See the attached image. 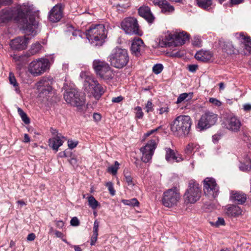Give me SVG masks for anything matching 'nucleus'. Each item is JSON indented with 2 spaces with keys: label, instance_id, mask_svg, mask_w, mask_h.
<instances>
[{
  "label": "nucleus",
  "instance_id": "38",
  "mask_svg": "<svg viewBox=\"0 0 251 251\" xmlns=\"http://www.w3.org/2000/svg\"><path fill=\"white\" fill-rule=\"evenodd\" d=\"M54 61L53 55L46 56L45 57L39 58L37 63H51Z\"/></svg>",
  "mask_w": 251,
  "mask_h": 251
},
{
  "label": "nucleus",
  "instance_id": "18",
  "mask_svg": "<svg viewBox=\"0 0 251 251\" xmlns=\"http://www.w3.org/2000/svg\"><path fill=\"white\" fill-rule=\"evenodd\" d=\"M50 67V64H29L28 67L29 72L33 76L41 75Z\"/></svg>",
  "mask_w": 251,
  "mask_h": 251
},
{
  "label": "nucleus",
  "instance_id": "45",
  "mask_svg": "<svg viewBox=\"0 0 251 251\" xmlns=\"http://www.w3.org/2000/svg\"><path fill=\"white\" fill-rule=\"evenodd\" d=\"M106 187L109 191V193L112 196H114L115 194V191L113 188V184L111 182H108L106 184Z\"/></svg>",
  "mask_w": 251,
  "mask_h": 251
},
{
  "label": "nucleus",
  "instance_id": "43",
  "mask_svg": "<svg viewBox=\"0 0 251 251\" xmlns=\"http://www.w3.org/2000/svg\"><path fill=\"white\" fill-rule=\"evenodd\" d=\"M210 224L212 225L215 226L216 227H219L220 226L225 225V220L223 218L219 217L216 222H215V223L210 222Z\"/></svg>",
  "mask_w": 251,
  "mask_h": 251
},
{
  "label": "nucleus",
  "instance_id": "44",
  "mask_svg": "<svg viewBox=\"0 0 251 251\" xmlns=\"http://www.w3.org/2000/svg\"><path fill=\"white\" fill-rule=\"evenodd\" d=\"M189 94L186 93H184L180 94L177 98L176 101L177 103H181L182 101L184 100L188 97Z\"/></svg>",
  "mask_w": 251,
  "mask_h": 251
},
{
  "label": "nucleus",
  "instance_id": "10",
  "mask_svg": "<svg viewBox=\"0 0 251 251\" xmlns=\"http://www.w3.org/2000/svg\"><path fill=\"white\" fill-rule=\"evenodd\" d=\"M217 120V115L210 111L205 112L198 121L197 127L202 130L210 127L215 124Z\"/></svg>",
  "mask_w": 251,
  "mask_h": 251
},
{
  "label": "nucleus",
  "instance_id": "55",
  "mask_svg": "<svg viewBox=\"0 0 251 251\" xmlns=\"http://www.w3.org/2000/svg\"><path fill=\"white\" fill-rule=\"evenodd\" d=\"M101 117L100 114L97 113H94L93 118L95 121H96V122L100 121L101 119Z\"/></svg>",
  "mask_w": 251,
  "mask_h": 251
},
{
  "label": "nucleus",
  "instance_id": "52",
  "mask_svg": "<svg viewBox=\"0 0 251 251\" xmlns=\"http://www.w3.org/2000/svg\"><path fill=\"white\" fill-rule=\"evenodd\" d=\"M152 103L151 101L149 100L147 102V103L146 105V112H149L150 111H152Z\"/></svg>",
  "mask_w": 251,
  "mask_h": 251
},
{
  "label": "nucleus",
  "instance_id": "28",
  "mask_svg": "<svg viewBox=\"0 0 251 251\" xmlns=\"http://www.w3.org/2000/svg\"><path fill=\"white\" fill-rule=\"evenodd\" d=\"M242 209L238 205H230L226 208V214L229 216L236 217L242 214Z\"/></svg>",
  "mask_w": 251,
  "mask_h": 251
},
{
  "label": "nucleus",
  "instance_id": "42",
  "mask_svg": "<svg viewBox=\"0 0 251 251\" xmlns=\"http://www.w3.org/2000/svg\"><path fill=\"white\" fill-rule=\"evenodd\" d=\"M9 80L10 83L13 85L14 87H17L18 86V84L17 82L15 77L14 75V74L10 72L9 74Z\"/></svg>",
  "mask_w": 251,
  "mask_h": 251
},
{
  "label": "nucleus",
  "instance_id": "56",
  "mask_svg": "<svg viewBox=\"0 0 251 251\" xmlns=\"http://www.w3.org/2000/svg\"><path fill=\"white\" fill-rule=\"evenodd\" d=\"M123 100V98L122 96H119L115 98H113L112 100L113 102L118 103L121 101Z\"/></svg>",
  "mask_w": 251,
  "mask_h": 251
},
{
  "label": "nucleus",
  "instance_id": "13",
  "mask_svg": "<svg viewBox=\"0 0 251 251\" xmlns=\"http://www.w3.org/2000/svg\"><path fill=\"white\" fill-rule=\"evenodd\" d=\"M203 191L206 195L215 198L218 195L219 188L213 178H206L203 181Z\"/></svg>",
  "mask_w": 251,
  "mask_h": 251
},
{
  "label": "nucleus",
  "instance_id": "61",
  "mask_svg": "<svg viewBox=\"0 0 251 251\" xmlns=\"http://www.w3.org/2000/svg\"><path fill=\"white\" fill-rule=\"evenodd\" d=\"M54 233L57 237L62 238V237H63V233L60 231H59L58 230H55Z\"/></svg>",
  "mask_w": 251,
  "mask_h": 251
},
{
  "label": "nucleus",
  "instance_id": "11",
  "mask_svg": "<svg viewBox=\"0 0 251 251\" xmlns=\"http://www.w3.org/2000/svg\"><path fill=\"white\" fill-rule=\"evenodd\" d=\"M189 36L186 32L176 33L169 34L165 39V44L168 46H178L185 43L189 40Z\"/></svg>",
  "mask_w": 251,
  "mask_h": 251
},
{
  "label": "nucleus",
  "instance_id": "1",
  "mask_svg": "<svg viewBox=\"0 0 251 251\" xmlns=\"http://www.w3.org/2000/svg\"><path fill=\"white\" fill-rule=\"evenodd\" d=\"M107 30L103 24L93 25L86 31L87 38L95 46H101L107 37Z\"/></svg>",
  "mask_w": 251,
  "mask_h": 251
},
{
  "label": "nucleus",
  "instance_id": "30",
  "mask_svg": "<svg viewBox=\"0 0 251 251\" xmlns=\"http://www.w3.org/2000/svg\"><path fill=\"white\" fill-rule=\"evenodd\" d=\"M63 141L59 136H56L49 140V146L54 150L58 151L59 147L62 146Z\"/></svg>",
  "mask_w": 251,
  "mask_h": 251
},
{
  "label": "nucleus",
  "instance_id": "3",
  "mask_svg": "<svg viewBox=\"0 0 251 251\" xmlns=\"http://www.w3.org/2000/svg\"><path fill=\"white\" fill-rule=\"evenodd\" d=\"M53 78L50 77H44L36 84L39 97L46 100L52 102V97L54 95L52 85Z\"/></svg>",
  "mask_w": 251,
  "mask_h": 251
},
{
  "label": "nucleus",
  "instance_id": "48",
  "mask_svg": "<svg viewBox=\"0 0 251 251\" xmlns=\"http://www.w3.org/2000/svg\"><path fill=\"white\" fill-rule=\"evenodd\" d=\"M78 143V142L77 141H73L72 140H69L68 141V145L70 149H73L76 147Z\"/></svg>",
  "mask_w": 251,
  "mask_h": 251
},
{
  "label": "nucleus",
  "instance_id": "64",
  "mask_svg": "<svg viewBox=\"0 0 251 251\" xmlns=\"http://www.w3.org/2000/svg\"><path fill=\"white\" fill-rule=\"evenodd\" d=\"M244 109L245 111H249L251 110V105L249 104H246L244 105Z\"/></svg>",
  "mask_w": 251,
  "mask_h": 251
},
{
  "label": "nucleus",
  "instance_id": "39",
  "mask_svg": "<svg viewBox=\"0 0 251 251\" xmlns=\"http://www.w3.org/2000/svg\"><path fill=\"white\" fill-rule=\"evenodd\" d=\"M124 176L126 182L128 185H131L132 184V177L130 175V173L128 172L127 169H125L124 171Z\"/></svg>",
  "mask_w": 251,
  "mask_h": 251
},
{
  "label": "nucleus",
  "instance_id": "63",
  "mask_svg": "<svg viewBox=\"0 0 251 251\" xmlns=\"http://www.w3.org/2000/svg\"><path fill=\"white\" fill-rule=\"evenodd\" d=\"M232 4H238L243 2L244 0H230Z\"/></svg>",
  "mask_w": 251,
  "mask_h": 251
},
{
  "label": "nucleus",
  "instance_id": "15",
  "mask_svg": "<svg viewBox=\"0 0 251 251\" xmlns=\"http://www.w3.org/2000/svg\"><path fill=\"white\" fill-rule=\"evenodd\" d=\"M156 147L155 140H151L148 142L145 146L141 148L140 151L143 154L141 158L142 161L147 163L151 160Z\"/></svg>",
  "mask_w": 251,
  "mask_h": 251
},
{
  "label": "nucleus",
  "instance_id": "5",
  "mask_svg": "<svg viewBox=\"0 0 251 251\" xmlns=\"http://www.w3.org/2000/svg\"><path fill=\"white\" fill-rule=\"evenodd\" d=\"M201 195V191L199 184L194 180H191L183 196L184 202L186 204L194 203L199 200Z\"/></svg>",
  "mask_w": 251,
  "mask_h": 251
},
{
  "label": "nucleus",
  "instance_id": "14",
  "mask_svg": "<svg viewBox=\"0 0 251 251\" xmlns=\"http://www.w3.org/2000/svg\"><path fill=\"white\" fill-rule=\"evenodd\" d=\"M93 68L97 75L100 78L104 80L112 78L113 73L108 64H97V65H94Z\"/></svg>",
  "mask_w": 251,
  "mask_h": 251
},
{
  "label": "nucleus",
  "instance_id": "62",
  "mask_svg": "<svg viewBox=\"0 0 251 251\" xmlns=\"http://www.w3.org/2000/svg\"><path fill=\"white\" fill-rule=\"evenodd\" d=\"M30 141V137H29L28 135L26 133L24 134V140H23V142L25 143H28Z\"/></svg>",
  "mask_w": 251,
  "mask_h": 251
},
{
  "label": "nucleus",
  "instance_id": "25",
  "mask_svg": "<svg viewBox=\"0 0 251 251\" xmlns=\"http://www.w3.org/2000/svg\"><path fill=\"white\" fill-rule=\"evenodd\" d=\"M153 3L155 5L158 6L164 13H171L174 11L175 8L166 0H154Z\"/></svg>",
  "mask_w": 251,
  "mask_h": 251
},
{
  "label": "nucleus",
  "instance_id": "47",
  "mask_svg": "<svg viewBox=\"0 0 251 251\" xmlns=\"http://www.w3.org/2000/svg\"><path fill=\"white\" fill-rule=\"evenodd\" d=\"M128 5L127 4H122L120 5V4H117L115 5L116 8L120 12H123L126 10L127 7Z\"/></svg>",
  "mask_w": 251,
  "mask_h": 251
},
{
  "label": "nucleus",
  "instance_id": "60",
  "mask_svg": "<svg viewBox=\"0 0 251 251\" xmlns=\"http://www.w3.org/2000/svg\"><path fill=\"white\" fill-rule=\"evenodd\" d=\"M221 138V135L219 134H215L212 136V139L214 142H216L219 140Z\"/></svg>",
  "mask_w": 251,
  "mask_h": 251
},
{
  "label": "nucleus",
  "instance_id": "9",
  "mask_svg": "<svg viewBox=\"0 0 251 251\" xmlns=\"http://www.w3.org/2000/svg\"><path fill=\"white\" fill-rule=\"evenodd\" d=\"M121 27L127 34L141 35L137 20L134 17L125 18L121 23Z\"/></svg>",
  "mask_w": 251,
  "mask_h": 251
},
{
  "label": "nucleus",
  "instance_id": "49",
  "mask_svg": "<svg viewBox=\"0 0 251 251\" xmlns=\"http://www.w3.org/2000/svg\"><path fill=\"white\" fill-rule=\"evenodd\" d=\"M136 117L139 119L142 118L143 116V112L141 107L137 106L136 109Z\"/></svg>",
  "mask_w": 251,
  "mask_h": 251
},
{
  "label": "nucleus",
  "instance_id": "31",
  "mask_svg": "<svg viewBox=\"0 0 251 251\" xmlns=\"http://www.w3.org/2000/svg\"><path fill=\"white\" fill-rule=\"evenodd\" d=\"M99 227V222L97 220H95L93 226V234L91 237L90 244L93 246L95 244L97 241L98 236V231Z\"/></svg>",
  "mask_w": 251,
  "mask_h": 251
},
{
  "label": "nucleus",
  "instance_id": "50",
  "mask_svg": "<svg viewBox=\"0 0 251 251\" xmlns=\"http://www.w3.org/2000/svg\"><path fill=\"white\" fill-rule=\"evenodd\" d=\"M70 224L71 226H76L79 225L80 222L77 217H74L71 220Z\"/></svg>",
  "mask_w": 251,
  "mask_h": 251
},
{
  "label": "nucleus",
  "instance_id": "37",
  "mask_svg": "<svg viewBox=\"0 0 251 251\" xmlns=\"http://www.w3.org/2000/svg\"><path fill=\"white\" fill-rule=\"evenodd\" d=\"M119 163L118 161H115L114 165L109 167L107 171L108 173H111L113 175H115L117 173V170L119 167Z\"/></svg>",
  "mask_w": 251,
  "mask_h": 251
},
{
  "label": "nucleus",
  "instance_id": "6",
  "mask_svg": "<svg viewBox=\"0 0 251 251\" xmlns=\"http://www.w3.org/2000/svg\"><path fill=\"white\" fill-rule=\"evenodd\" d=\"M25 17V13L21 8H5L0 11V22L2 23H8L12 20L16 22L21 20L24 21Z\"/></svg>",
  "mask_w": 251,
  "mask_h": 251
},
{
  "label": "nucleus",
  "instance_id": "40",
  "mask_svg": "<svg viewBox=\"0 0 251 251\" xmlns=\"http://www.w3.org/2000/svg\"><path fill=\"white\" fill-rule=\"evenodd\" d=\"M164 68L162 64H155L152 67V72L156 75L160 74Z\"/></svg>",
  "mask_w": 251,
  "mask_h": 251
},
{
  "label": "nucleus",
  "instance_id": "33",
  "mask_svg": "<svg viewBox=\"0 0 251 251\" xmlns=\"http://www.w3.org/2000/svg\"><path fill=\"white\" fill-rule=\"evenodd\" d=\"M223 50L225 52L228 54L235 53V49H234L231 42H228L224 45Z\"/></svg>",
  "mask_w": 251,
  "mask_h": 251
},
{
  "label": "nucleus",
  "instance_id": "35",
  "mask_svg": "<svg viewBox=\"0 0 251 251\" xmlns=\"http://www.w3.org/2000/svg\"><path fill=\"white\" fill-rule=\"evenodd\" d=\"M122 202L125 205L131 206H137L139 204V202L137 199L133 198L130 200H123Z\"/></svg>",
  "mask_w": 251,
  "mask_h": 251
},
{
  "label": "nucleus",
  "instance_id": "26",
  "mask_svg": "<svg viewBox=\"0 0 251 251\" xmlns=\"http://www.w3.org/2000/svg\"><path fill=\"white\" fill-rule=\"evenodd\" d=\"M195 57L199 61L206 62L211 59L213 53L209 50H201L196 52Z\"/></svg>",
  "mask_w": 251,
  "mask_h": 251
},
{
  "label": "nucleus",
  "instance_id": "20",
  "mask_svg": "<svg viewBox=\"0 0 251 251\" xmlns=\"http://www.w3.org/2000/svg\"><path fill=\"white\" fill-rule=\"evenodd\" d=\"M63 7L61 4H56L50 11L49 14V20L53 23L59 21L62 17Z\"/></svg>",
  "mask_w": 251,
  "mask_h": 251
},
{
  "label": "nucleus",
  "instance_id": "23",
  "mask_svg": "<svg viewBox=\"0 0 251 251\" xmlns=\"http://www.w3.org/2000/svg\"><path fill=\"white\" fill-rule=\"evenodd\" d=\"M144 49V42L141 39L138 38L133 40L131 46V50L133 54L136 56H138L141 54Z\"/></svg>",
  "mask_w": 251,
  "mask_h": 251
},
{
  "label": "nucleus",
  "instance_id": "24",
  "mask_svg": "<svg viewBox=\"0 0 251 251\" xmlns=\"http://www.w3.org/2000/svg\"><path fill=\"white\" fill-rule=\"evenodd\" d=\"M42 48V45L39 42H36L32 45L28 53L26 54L19 57V60L21 62L29 61L28 58L31 55L38 53Z\"/></svg>",
  "mask_w": 251,
  "mask_h": 251
},
{
  "label": "nucleus",
  "instance_id": "46",
  "mask_svg": "<svg viewBox=\"0 0 251 251\" xmlns=\"http://www.w3.org/2000/svg\"><path fill=\"white\" fill-rule=\"evenodd\" d=\"M209 101L217 106H220L222 105V102L216 98H211L209 99Z\"/></svg>",
  "mask_w": 251,
  "mask_h": 251
},
{
  "label": "nucleus",
  "instance_id": "59",
  "mask_svg": "<svg viewBox=\"0 0 251 251\" xmlns=\"http://www.w3.org/2000/svg\"><path fill=\"white\" fill-rule=\"evenodd\" d=\"M70 163L73 165V166H75L76 165V163H77V160L76 158H74V157H72L69 160Z\"/></svg>",
  "mask_w": 251,
  "mask_h": 251
},
{
  "label": "nucleus",
  "instance_id": "7",
  "mask_svg": "<svg viewBox=\"0 0 251 251\" xmlns=\"http://www.w3.org/2000/svg\"><path fill=\"white\" fill-rule=\"evenodd\" d=\"M64 99L67 103L77 107H81L84 105L85 100L83 96L75 89L70 88L65 90Z\"/></svg>",
  "mask_w": 251,
  "mask_h": 251
},
{
  "label": "nucleus",
  "instance_id": "27",
  "mask_svg": "<svg viewBox=\"0 0 251 251\" xmlns=\"http://www.w3.org/2000/svg\"><path fill=\"white\" fill-rule=\"evenodd\" d=\"M247 199L246 194L243 192L233 191L231 193L230 200L239 204H244L246 201Z\"/></svg>",
  "mask_w": 251,
  "mask_h": 251
},
{
  "label": "nucleus",
  "instance_id": "32",
  "mask_svg": "<svg viewBox=\"0 0 251 251\" xmlns=\"http://www.w3.org/2000/svg\"><path fill=\"white\" fill-rule=\"evenodd\" d=\"M199 7L204 9L209 8L212 4V0H196Z\"/></svg>",
  "mask_w": 251,
  "mask_h": 251
},
{
  "label": "nucleus",
  "instance_id": "8",
  "mask_svg": "<svg viewBox=\"0 0 251 251\" xmlns=\"http://www.w3.org/2000/svg\"><path fill=\"white\" fill-rule=\"evenodd\" d=\"M180 199L179 191L176 187L169 189L165 191L162 198V204L167 207L176 205Z\"/></svg>",
  "mask_w": 251,
  "mask_h": 251
},
{
  "label": "nucleus",
  "instance_id": "57",
  "mask_svg": "<svg viewBox=\"0 0 251 251\" xmlns=\"http://www.w3.org/2000/svg\"><path fill=\"white\" fill-rule=\"evenodd\" d=\"M35 235L34 233H30L28 235L27 237V240L28 241H33L34 240V239H35Z\"/></svg>",
  "mask_w": 251,
  "mask_h": 251
},
{
  "label": "nucleus",
  "instance_id": "54",
  "mask_svg": "<svg viewBox=\"0 0 251 251\" xmlns=\"http://www.w3.org/2000/svg\"><path fill=\"white\" fill-rule=\"evenodd\" d=\"M160 127H161V126H159V127H158L157 128H156L155 129H152V130L147 132L146 134H145V137L149 136L151 134L156 132Z\"/></svg>",
  "mask_w": 251,
  "mask_h": 251
},
{
  "label": "nucleus",
  "instance_id": "17",
  "mask_svg": "<svg viewBox=\"0 0 251 251\" xmlns=\"http://www.w3.org/2000/svg\"><path fill=\"white\" fill-rule=\"evenodd\" d=\"M29 40V38L25 36L18 37L11 40L10 46L13 50H24L26 49Z\"/></svg>",
  "mask_w": 251,
  "mask_h": 251
},
{
  "label": "nucleus",
  "instance_id": "36",
  "mask_svg": "<svg viewBox=\"0 0 251 251\" xmlns=\"http://www.w3.org/2000/svg\"><path fill=\"white\" fill-rule=\"evenodd\" d=\"M18 112L22 118V121L25 124L27 125L30 123L29 118L27 117V114L21 108L19 107L18 108Z\"/></svg>",
  "mask_w": 251,
  "mask_h": 251
},
{
  "label": "nucleus",
  "instance_id": "53",
  "mask_svg": "<svg viewBox=\"0 0 251 251\" xmlns=\"http://www.w3.org/2000/svg\"><path fill=\"white\" fill-rule=\"evenodd\" d=\"M198 68V66L197 64H191L188 65V69L191 72L194 73L196 71Z\"/></svg>",
  "mask_w": 251,
  "mask_h": 251
},
{
  "label": "nucleus",
  "instance_id": "22",
  "mask_svg": "<svg viewBox=\"0 0 251 251\" xmlns=\"http://www.w3.org/2000/svg\"><path fill=\"white\" fill-rule=\"evenodd\" d=\"M138 13L140 16L144 18L148 23H152L153 22L154 17L149 6H141L138 9Z\"/></svg>",
  "mask_w": 251,
  "mask_h": 251
},
{
  "label": "nucleus",
  "instance_id": "29",
  "mask_svg": "<svg viewBox=\"0 0 251 251\" xmlns=\"http://www.w3.org/2000/svg\"><path fill=\"white\" fill-rule=\"evenodd\" d=\"M166 159L168 161H176L179 162L182 160L181 157H178L175 154L174 151L170 148L166 149Z\"/></svg>",
  "mask_w": 251,
  "mask_h": 251
},
{
  "label": "nucleus",
  "instance_id": "58",
  "mask_svg": "<svg viewBox=\"0 0 251 251\" xmlns=\"http://www.w3.org/2000/svg\"><path fill=\"white\" fill-rule=\"evenodd\" d=\"M193 149V144H189L187 146V147L186 148V151L187 152L190 153V152H191L192 151Z\"/></svg>",
  "mask_w": 251,
  "mask_h": 251
},
{
  "label": "nucleus",
  "instance_id": "41",
  "mask_svg": "<svg viewBox=\"0 0 251 251\" xmlns=\"http://www.w3.org/2000/svg\"><path fill=\"white\" fill-rule=\"evenodd\" d=\"M240 169L243 171H250L251 169V160H247L245 164L240 167Z\"/></svg>",
  "mask_w": 251,
  "mask_h": 251
},
{
  "label": "nucleus",
  "instance_id": "34",
  "mask_svg": "<svg viewBox=\"0 0 251 251\" xmlns=\"http://www.w3.org/2000/svg\"><path fill=\"white\" fill-rule=\"evenodd\" d=\"M88 204L90 207L93 209H96L98 206H100V203L93 196H91L88 198Z\"/></svg>",
  "mask_w": 251,
  "mask_h": 251
},
{
  "label": "nucleus",
  "instance_id": "12",
  "mask_svg": "<svg viewBox=\"0 0 251 251\" xmlns=\"http://www.w3.org/2000/svg\"><path fill=\"white\" fill-rule=\"evenodd\" d=\"M108 59L111 63H128L129 61L127 50L118 47L112 50Z\"/></svg>",
  "mask_w": 251,
  "mask_h": 251
},
{
  "label": "nucleus",
  "instance_id": "16",
  "mask_svg": "<svg viewBox=\"0 0 251 251\" xmlns=\"http://www.w3.org/2000/svg\"><path fill=\"white\" fill-rule=\"evenodd\" d=\"M235 36L241 43V46L243 48V53L246 55H250L251 53V37L245 35L243 32L237 33Z\"/></svg>",
  "mask_w": 251,
  "mask_h": 251
},
{
  "label": "nucleus",
  "instance_id": "4",
  "mask_svg": "<svg viewBox=\"0 0 251 251\" xmlns=\"http://www.w3.org/2000/svg\"><path fill=\"white\" fill-rule=\"evenodd\" d=\"M85 91L99 100L105 92L104 88L93 77L87 76L84 82Z\"/></svg>",
  "mask_w": 251,
  "mask_h": 251
},
{
  "label": "nucleus",
  "instance_id": "19",
  "mask_svg": "<svg viewBox=\"0 0 251 251\" xmlns=\"http://www.w3.org/2000/svg\"><path fill=\"white\" fill-rule=\"evenodd\" d=\"M38 26V20L36 19L34 15H30L29 16L28 20L24 25V27L27 32L33 36L36 34L37 29Z\"/></svg>",
  "mask_w": 251,
  "mask_h": 251
},
{
  "label": "nucleus",
  "instance_id": "2",
  "mask_svg": "<svg viewBox=\"0 0 251 251\" xmlns=\"http://www.w3.org/2000/svg\"><path fill=\"white\" fill-rule=\"evenodd\" d=\"M192 124V121L190 116L180 115L171 124V129L175 135L185 136L189 133Z\"/></svg>",
  "mask_w": 251,
  "mask_h": 251
},
{
  "label": "nucleus",
  "instance_id": "51",
  "mask_svg": "<svg viewBox=\"0 0 251 251\" xmlns=\"http://www.w3.org/2000/svg\"><path fill=\"white\" fill-rule=\"evenodd\" d=\"M201 43V40L199 37H194L193 40V44L195 46H200Z\"/></svg>",
  "mask_w": 251,
  "mask_h": 251
},
{
  "label": "nucleus",
  "instance_id": "21",
  "mask_svg": "<svg viewBox=\"0 0 251 251\" xmlns=\"http://www.w3.org/2000/svg\"><path fill=\"white\" fill-rule=\"evenodd\" d=\"M226 126L227 129L236 133L240 131L241 123L238 118L232 117L227 119Z\"/></svg>",
  "mask_w": 251,
  "mask_h": 251
}]
</instances>
